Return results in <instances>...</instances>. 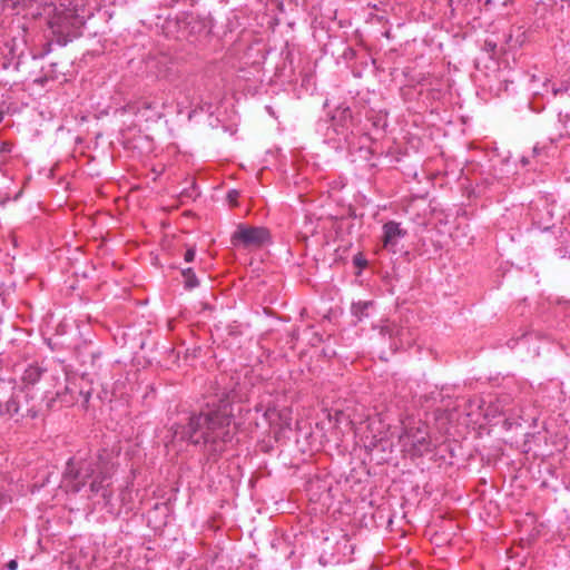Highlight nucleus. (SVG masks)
Listing matches in <instances>:
<instances>
[{
	"instance_id": "nucleus-19",
	"label": "nucleus",
	"mask_w": 570,
	"mask_h": 570,
	"mask_svg": "<svg viewBox=\"0 0 570 570\" xmlns=\"http://www.w3.org/2000/svg\"><path fill=\"white\" fill-rule=\"evenodd\" d=\"M382 333L389 334L390 336L394 335L395 333V326L394 325H386L382 327Z\"/></svg>"
},
{
	"instance_id": "nucleus-20",
	"label": "nucleus",
	"mask_w": 570,
	"mask_h": 570,
	"mask_svg": "<svg viewBox=\"0 0 570 570\" xmlns=\"http://www.w3.org/2000/svg\"><path fill=\"white\" fill-rule=\"evenodd\" d=\"M51 50V45L50 43H46V50L38 53V55H33V59H39V58H43L47 53H49Z\"/></svg>"
},
{
	"instance_id": "nucleus-14",
	"label": "nucleus",
	"mask_w": 570,
	"mask_h": 570,
	"mask_svg": "<svg viewBox=\"0 0 570 570\" xmlns=\"http://www.w3.org/2000/svg\"><path fill=\"white\" fill-rule=\"evenodd\" d=\"M181 275L184 277L186 288L191 289L198 286V279L191 268L183 269Z\"/></svg>"
},
{
	"instance_id": "nucleus-24",
	"label": "nucleus",
	"mask_w": 570,
	"mask_h": 570,
	"mask_svg": "<svg viewBox=\"0 0 570 570\" xmlns=\"http://www.w3.org/2000/svg\"><path fill=\"white\" fill-rule=\"evenodd\" d=\"M485 4H487V6L491 4V0H487V1H485Z\"/></svg>"
},
{
	"instance_id": "nucleus-2",
	"label": "nucleus",
	"mask_w": 570,
	"mask_h": 570,
	"mask_svg": "<svg viewBox=\"0 0 570 570\" xmlns=\"http://www.w3.org/2000/svg\"><path fill=\"white\" fill-rule=\"evenodd\" d=\"M116 465L106 450L88 458L72 456L63 472L68 491L78 493L88 487L91 494H101L106 504L112 499V475Z\"/></svg>"
},
{
	"instance_id": "nucleus-18",
	"label": "nucleus",
	"mask_w": 570,
	"mask_h": 570,
	"mask_svg": "<svg viewBox=\"0 0 570 570\" xmlns=\"http://www.w3.org/2000/svg\"><path fill=\"white\" fill-rule=\"evenodd\" d=\"M239 196L238 191L233 189V190H229L228 194H227V198L230 203H235L237 200V197Z\"/></svg>"
},
{
	"instance_id": "nucleus-23",
	"label": "nucleus",
	"mask_w": 570,
	"mask_h": 570,
	"mask_svg": "<svg viewBox=\"0 0 570 570\" xmlns=\"http://www.w3.org/2000/svg\"><path fill=\"white\" fill-rule=\"evenodd\" d=\"M3 119V114H2V110L0 109V122L2 121Z\"/></svg>"
},
{
	"instance_id": "nucleus-11",
	"label": "nucleus",
	"mask_w": 570,
	"mask_h": 570,
	"mask_svg": "<svg viewBox=\"0 0 570 570\" xmlns=\"http://www.w3.org/2000/svg\"><path fill=\"white\" fill-rule=\"evenodd\" d=\"M18 413L14 417H29L36 419L41 412V407L36 403L35 396L32 394V389L27 387V397L26 400H20Z\"/></svg>"
},
{
	"instance_id": "nucleus-3",
	"label": "nucleus",
	"mask_w": 570,
	"mask_h": 570,
	"mask_svg": "<svg viewBox=\"0 0 570 570\" xmlns=\"http://www.w3.org/2000/svg\"><path fill=\"white\" fill-rule=\"evenodd\" d=\"M166 107L167 97L164 92H157L128 102L124 110L140 117L145 121H157L163 117Z\"/></svg>"
},
{
	"instance_id": "nucleus-1",
	"label": "nucleus",
	"mask_w": 570,
	"mask_h": 570,
	"mask_svg": "<svg viewBox=\"0 0 570 570\" xmlns=\"http://www.w3.org/2000/svg\"><path fill=\"white\" fill-rule=\"evenodd\" d=\"M233 406L228 401L208 403L198 414L189 417L184 436L200 445L208 460L216 461L233 440Z\"/></svg>"
},
{
	"instance_id": "nucleus-25",
	"label": "nucleus",
	"mask_w": 570,
	"mask_h": 570,
	"mask_svg": "<svg viewBox=\"0 0 570 570\" xmlns=\"http://www.w3.org/2000/svg\"><path fill=\"white\" fill-rule=\"evenodd\" d=\"M511 39H512V36L510 35V36H509V39L507 40V42H510V41H511Z\"/></svg>"
},
{
	"instance_id": "nucleus-15",
	"label": "nucleus",
	"mask_w": 570,
	"mask_h": 570,
	"mask_svg": "<svg viewBox=\"0 0 570 570\" xmlns=\"http://www.w3.org/2000/svg\"><path fill=\"white\" fill-rule=\"evenodd\" d=\"M56 67H57V63H50L49 65V69L46 70V69H42V71L45 72L42 77H40L37 81L41 85H45L46 82H48L49 80H53L57 78V76L55 75L56 73Z\"/></svg>"
},
{
	"instance_id": "nucleus-22",
	"label": "nucleus",
	"mask_w": 570,
	"mask_h": 570,
	"mask_svg": "<svg viewBox=\"0 0 570 570\" xmlns=\"http://www.w3.org/2000/svg\"><path fill=\"white\" fill-rule=\"evenodd\" d=\"M18 568V562L17 560H10L8 563H7V569L8 570H17Z\"/></svg>"
},
{
	"instance_id": "nucleus-6",
	"label": "nucleus",
	"mask_w": 570,
	"mask_h": 570,
	"mask_svg": "<svg viewBox=\"0 0 570 570\" xmlns=\"http://www.w3.org/2000/svg\"><path fill=\"white\" fill-rule=\"evenodd\" d=\"M364 448L372 451L386 438L385 424L379 415L370 416L356 429Z\"/></svg>"
},
{
	"instance_id": "nucleus-9",
	"label": "nucleus",
	"mask_w": 570,
	"mask_h": 570,
	"mask_svg": "<svg viewBox=\"0 0 570 570\" xmlns=\"http://www.w3.org/2000/svg\"><path fill=\"white\" fill-rule=\"evenodd\" d=\"M43 400L46 401L47 410L70 406L77 401L75 393L68 385H65L62 390H57L55 393L45 391Z\"/></svg>"
},
{
	"instance_id": "nucleus-10",
	"label": "nucleus",
	"mask_w": 570,
	"mask_h": 570,
	"mask_svg": "<svg viewBox=\"0 0 570 570\" xmlns=\"http://www.w3.org/2000/svg\"><path fill=\"white\" fill-rule=\"evenodd\" d=\"M382 242L384 248L395 252L399 242L407 234L406 229L402 228L401 224L395 220L386 222L382 227Z\"/></svg>"
},
{
	"instance_id": "nucleus-16",
	"label": "nucleus",
	"mask_w": 570,
	"mask_h": 570,
	"mask_svg": "<svg viewBox=\"0 0 570 570\" xmlns=\"http://www.w3.org/2000/svg\"><path fill=\"white\" fill-rule=\"evenodd\" d=\"M12 500L11 493L6 488H0V509L9 504Z\"/></svg>"
},
{
	"instance_id": "nucleus-21",
	"label": "nucleus",
	"mask_w": 570,
	"mask_h": 570,
	"mask_svg": "<svg viewBox=\"0 0 570 570\" xmlns=\"http://www.w3.org/2000/svg\"><path fill=\"white\" fill-rule=\"evenodd\" d=\"M277 414V411L275 409H268L266 412H265V416L269 420V422L272 423V417L274 415Z\"/></svg>"
},
{
	"instance_id": "nucleus-8",
	"label": "nucleus",
	"mask_w": 570,
	"mask_h": 570,
	"mask_svg": "<svg viewBox=\"0 0 570 570\" xmlns=\"http://www.w3.org/2000/svg\"><path fill=\"white\" fill-rule=\"evenodd\" d=\"M269 240V232L264 227L238 226L232 236L234 245L242 243L244 246H262Z\"/></svg>"
},
{
	"instance_id": "nucleus-13",
	"label": "nucleus",
	"mask_w": 570,
	"mask_h": 570,
	"mask_svg": "<svg viewBox=\"0 0 570 570\" xmlns=\"http://www.w3.org/2000/svg\"><path fill=\"white\" fill-rule=\"evenodd\" d=\"M372 305L368 301H358L353 303L351 306L352 314L361 321L364 316H367V308Z\"/></svg>"
},
{
	"instance_id": "nucleus-4",
	"label": "nucleus",
	"mask_w": 570,
	"mask_h": 570,
	"mask_svg": "<svg viewBox=\"0 0 570 570\" xmlns=\"http://www.w3.org/2000/svg\"><path fill=\"white\" fill-rule=\"evenodd\" d=\"M27 387L13 377L0 379V416L14 417L19 401L26 400Z\"/></svg>"
},
{
	"instance_id": "nucleus-7",
	"label": "nucleus",
	"mask_w": 570,
	"mask_h": 570,
	"mask_svg": "<svg viewBox=\"0 0 570 570\" xmlns=\"http://www.w3.org/2000/svg\"><path fill=\"white\" fill-rule=\"evenodd\" d=\"M400 442L412 456H422L431 450V441L428 433L420 429L406 431L400 436Z\"/></svg>"
},
{
	"instance_id": "nucleus-12",
	"label": "nucleus",
	"mask_w": 570,
	"mask_h": 570,
	"mask_svg": "<svg viewBox=\"0 0 570 570\" xmlns=\"http://www.w3.org/2000/svg\"><path fill=\"white\" fill-rule=\"evenodd\" d=\"M42 374H43V370L39 365H36V364L28 365L24 368L22 377H21V380H22L21 386L32 389L31 386L35 385L41 379Z\"/></svg>"
},
{
	"instance_id": "nucleus-5",
	"label": "nucleus",
	"mask_w": 570,
	"mask_h": 570,
	"mask_svg": "<svg viewBox=\"0 0 570 570\" xmlns=\"http://www.w3.org/2000/svg\"><path fill=\"white\" fill-rule=\"evenodd\" d=\"M80 23L81 19L73 0H61L59 6L55 8L49 21L50 28L58 33H62Z\"/></svg>"
},
{
	"instance_id": "nucleus-17",
	"label": "nucleus",
	"mask_w": 570,
	"mask_h": 570,
	"mask_svg": "<svg viewBox=\"0 0 570 570\" xmlns=\"http://www.w3.org/2000/svg\"><path fill=\"white\" fill-rule=\"evenodd\" d=\"M195 256H196L195 248L194 247H189L186 250L185 255H184V259H185V262L190 263V262H193L195 259Z\"/></svg>"
}]
</instances>
